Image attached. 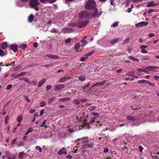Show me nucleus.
Returning a JSON list of instances; mask_svg holds the SVG:
<instances>
[{"label": "nucleus", "instance_id": "38", "mask_svg": "<svg viewBox=\"0 0 159 159\" xmlns=\"http://www.w3.org/2000/svg\"><path fill=\"white\" fill-rule=\"evenodd\" d=\"M40 104V107H41L44 106L46 104V102L44 101L41 102Z\"/></svg>", "mask_w": 159, "mask_h": 159}, {"label": "nucleus", "instance_id": "8", "mask_svg": "<svg viewBox=\"0 0 159 159\" xmlns=\"http://www.w3.org/2000/svg\"><path fill=\"white\" fill-rule=\"evenodd\" d=\"M148 24L147 22L142 21L135 25V26L136 27H141L143 26H146Z\"/></svg>", "mask_w": 159, "mask_h": 159}, {"label": "nucleus", "instance_id": "57", "mask_svg": "<svg viewBox=\"0 0 159 159\" xmlns=\"http://www.w3.org/2000/svg\"><path fill=\"white\" fill-rule=\"evenodd\" d=\"M129 40H130V39L129 38H127L125 40L124 43H127L129 42Z\"/></svg>", "mask_w": 159, "mask_h": 159}, {"label": "nucleus", "instance_id": "27", "mask_svg": "<svg viewBox=\"0 0 159 159\" xmlns=\"http://www.w3.org/2000/svg\"><path fill=\"white\" fill-rule=\"evenodd\" d=\"M26 47V45L25 44H22L19 46V48L21 49H24Z\"/></svg>", "mask_w": 159, "mask_h": 159}, {"label": "nucleus", "instance_id": "26", "mask_svg": "<svg viewBox=\"0 0 159 159\" xmlns=\"http://www.w3.org/2000/svg\"><path fill=\"white\" fill-rule=\"evenodd\" d=\"M153 6H154L153 1L148 2L147 3V4L146 5V7H150Z\"/></svg>", "mask_w": 159, "mask_h": 159}, {"label": "nucleus", "instance_id": "49", "mask_svg": "<svg viewBox=\"0 0 159 159\" xmlns=\"http://www.w3.org/2000/svg\"><path fill=\"white\" fill-rule=\"evenodd\" d=\"M88 58V57L85 56V57H82L80 59V61H84L86 59Z\"/></svg>", "mask_w": 159, "mask_h": 159}, {"label": "nucleus", "instance_id": "6", "mask_svg": "<svg viewBox=\"0 0 159 159\" xmlns=\"http://www.w3.org/2000/svg\"><path fill=\"white\" fill-rule=\"evenodd\" d=\"M39 3L38 0H31L30 2V5L32 8L37 7Z\"/></svg>", "mask_w": 159, "mask_h": 159}, {"label": "nucleus", "instance_id": "63", "mask_svg": "<svg viewBox=\"0 0 159 159\" xmlns=\"http://www.w3.org/2000/svg\"><path fill=\"white\" fill-rule=\"evenodd\" d=\"M155 36V35L153 33H150L148 34V36L150 37H152Z\"/></svg>", "mask_w": 159, "mask_h": 159}, {"label": "nucleus", "instance_id": "9", "mask_svg": "<svg viewBox=\"0 0 159 159\" xmlns=\"http://www.w3.org/2000/svg\"><path fill=\"white\" fill-rule=\"evenodd\" d=\"M18 45L16 44H13L10 46V48L14 52H16L18 50Z\"/></svg>", "mask_w": 159, "mask_h": 159}, {"label": "nucleus", "instance_id": "23", "mask_svg": "<svg viewBox=\"0 0 159 159\" xmlns=\"http://www.w3.org/2000/svg\"><path fill=\"white\" fill-rule=\"evenodd\" d=\"M23 119V116L21 115H19L17 117V121L18 123L21 122Z\"/></svg>", "mask_w": 159, "mask_h": 159}, {"label": "nucleus", "instance_id": "55", "mask_svg": "<svg viewBox=\"0 0 159 159\" xmlns=\"http://www.w3.org/2000/svg\"><path fill=\"white\" fill-rule=\"evenodd\" d=\"M51 87L52 86L51 85L47 86L46 87V91H48L51 88Z\"/></svg>", "mask_w": 159, "mask_h": 159}, {"label": "nucleus", "instance_id": "13", "mask_svg": "<svg viewBox=\"0 0 159 159\" xmlns=\"http://www.w3.org/2000/svg\"><path fill=\"white\" fill-rule=\"evenodd\" d=\"M157 67L155 66H149L145 68L146 69L151 70L152 71H155V70H153V69H157Z\"/></svg>", "mask_w": 159, "mask_h": 159}, {"label": "nucleus", "instance_id": "58", "mask_svg": "<svg viewBox=\"0 0 159 159\" xmlns=\"http://www.w3.org/2000/svg\"><path fill=\"white\" fill-rule=\"evenodd\" d=\"M35 111V109H32L30 110L29 111V112L30 113H32L34 112Z\"/></svg>", "mask_w": 159, "mask_h": 159}, {"label": "nucleus", "instance_id": "40", "mask_svg": "<svg viewBox=\"0 0 159 159\" xmlns=\"http://www.w3.org/2000/svg\"><path fill=\"white\" fill-rule=\"evenodd\" d=\"M119 39H113L112 40H111V44H113L114 43H115L116 42H117V41Z\"/></svg>", "mask_w": 159, "mask_h": 159}, {"label": "nucleus", "instance_id": "28", "mask_svg": "<svg viewBox=\"0 0 159 159\" xmlns=\"http://www.w3.org/2000/svg\"><path fill=\"white\" fill-rule=\"evenodd\" d=\"M79 79L80 81H83L85 80V78L84 76L82 75L79 77Z\"/></svg>", "mask_w": 159, "mask_h": 159}, {"label": "nucleus", "instance_id": "47", "mask_svg": "<svg viewBox=\"0 0 159 159\" xmlns=\"http://www.w3.org/2000/svg\"><path fill=\"white\" fill-rule=\"evenodd\" d=\"M145 80H139L138 81V83L139 84L145 83Z\"/></svg>", "mask_w": 159, "mask_h": 159}, {"label": "nucleus", "instance_id": "46", "mask_svg": "<svg viewBox=\"0 0 159 159\" xmlns=\"http://www.w3.org/2000/svg\"><path fill=\"white\" fill-rule=\"evenodd\" d=\"M47 121L46 120H44L43 122V123L41 125L39 126L40 127H42L44 126L45 124H46Z\"/></svg>", "mask_w": 159, "mask_h": 159}, {"label": "nucleus", "instance_id": "62", "mask_svg": "<svg viewBox=\"0 0 159 159\" xmlns=\"http://www.w3.org/2000/svg\"><path fill=\"white\" fill-rule=\"evenodd\" d=\"M141 52H142V53H148V51L144 49H142L141 50Z\"/></svg>", "mask_w": 159, "mask_h": 159}, {"label": "nucleus", "instance_id": "59", "mask_svg": "<svg viewBox=\"0 0 159 159\" xmlns=\"http://www.w3.org/2000/svg\"><path fill=\"white\" fill-rule=\"evenodd\" d=\"M71 41V39L70 38H68L65 40V42L66 43H69Z\"/></svg>", "mask_w": 159, "mask_h": 159}, {"label": "nucleus", "instance_id": "25", "mask_svg": "<svg viewBox=\"0 0 159 159\" xmlns=\"http://www.w3.org/2000/svg\"><path fill=\"white\" fill-rule=\"evenodd\" d=\"M81 140L83 143H88L89 142V139L88 137L83 138L81 139Z\"/></svg>", "mask_w": 159, "mask_h": 159}, {"label": "nucleus", "instance_id": "32", "mask_svg": "<svg viewBox=\"0 0 159 159\" xmlns=\"http://www.w3.org/2000/svg\"><path fill=\"white\" fill-rule=\"evenodd\" d=\"M11 76L12 77H14L15 79H16L20 77L19 74L17 75H15L14 74H12L11 75Z\"/></svg>", "mask_w": 159, "mask_h": 159}, {"label": "nucleus", "instance_id": "56", "mask_svg": "<svg viewBox=\"0 0 159 159\" xmlns=\"http://www.w3.org/2000/svg\"><path fill=\"white\" fill-rule=\"evenodd\" d=\"M93 52H90L87 54H86L85 55V56L88 57V56H91L93 53Z\"/></svg>", "mask_w": 159, "mask_h": 159}, {"label": "nucleus", "instance_id": "1", "mask_svg": "<svg viewBox=\"0 0 159 159\" xmlns=\"http://www.w3.org/2000/svg\"><path fill=\"white\" fill-rule=\"evenodd\" d=\"M85 8L87 9L91 10L95 8V1L93 0L88 1L85 4Z\"/></svg>", "mask_w": 159, "mask_h": 159}, {"label": "nucleus", "instance_id": "18", "mask_svg": "<svg viewBox=\"0 0 159 159\" xmlns=\"http://www.w3.org/2000/svg\"><path fill=\"white\" fill-rule=\"evenodd\" d=\"M80 44L79 43H76L75 46V49L76 51L78 52L80 48Z\"/></svg>", "mask_w": 159, "mask_h": 159}, {"label": "nucleus", "instance_id": "50", "mask_svg": "<svg viewBox=\"0 0 159 159\" xmlns=\"http://www.w3.org/2000/svg\"><path fill=\"white\" fill-rule=\"evenodd\" d=\"M92 114L93 116H95L96 117H98V116L99 115V114H98L97 113L95 112H92Z\"/></svg>", "mask_w": 159, "mask_h": 159}, {"label": "nucleus", "instance_id": "64", "mask_svg": "<svg viewBox=\"0 0 159 159\" xmlns=\"http://www.w3.org/2000/svg\"><path fill=\"white\" fill-rule=\"evenodd\" d=\"M154 10V9H149L148 11V12L149 14L151 13Z\"/></svg>", "mask_w": 159, "mask_h": 159}, {"label": "nucleus", "instance_id": "29", "mask_svg": "<svg viewBox=\"0 0 159 159\" xmlns=\"http://www.w3.org/2000/svg\"><path fill=\"white\" fill-rule=\"evenodd\" d=\"M65 150V148H62L61 149L59 150L58 152V154L59 155H61L63 153V150Z\"/></svg>", "mask_w": 159, "mask_h": 159}, {"label": "nucleus", "instance_id": "33", "mask_svg": "<svg viewBox=\"0 0 159 159\" xmlns=\"http://www.w3.org/2000/svg\"><path fill=\"white\" fill-rule=\"evenodd\" d=\"M35 148L36 150H38L40 152H41L42 151V149L40 146H36L35 147Z\"/></svg>", "mask_w": 159, "mask_h": 159}, {"label": "nucleus", "instance_id": "31", "mask_svg": "<svg viewBox=\"0 0 159 159\" xmlns=\"http://www.w3.org/2000/svg\"><path fill=\"white\" fill-rule=\"evenodd\" d=\"M137 70L139 72H143L147 73H148V71L141 68H138L137 69Z\"/></svg>", "mask_w": 159, "mask_h": 159}, {"label": "nucleus", "instance_id": "60", "mask_svg": "<svg viewBox=\"0 0 159 159\" xmlns=\"http://www.w3.org/2000/svg\"><path fill=\"white\" fill-rule=\"evenodd\" d=\"M5 153L7 157L10 154V152L9 151H6Z\"/></svg>", "mask_w": 159, "mask_h": 159}, {"label": "nucleus", "instance_id": "11", "mask_svg": "<svg viewBox=\"0 0 159 159\" xmlns=\"http://www.w3.org/2000/svg\"><path fill=\"white\" fill-rule=\"evenodd\" d=\"M46 56L52 59H59L60 58L57 55H54L51 54H46Z\"/></svg>", "mask_w": 159, "mask_h": 159}, {"label": "nucleus", "instance_id": "19", "mask_svg": "<svg viewBox=\"0 0 159 159\" xmlns=\"http://www.w3.org/2000/svg\"><path fill=\"white\" fill-rule=\"evenodd\" d=\"M107 80H105L101 82H97V84H98V85L99 86L103 85L104 84L107 82Z\"/></svg>", "mask_w": 159, "mask_h": 159}, {"label": "nucleus", "instance_id": "20", "mask_svg": "<svg viewBox=\"0 0 159 159\" xmlns=\"http://www.w3.org/2000/svg\"><path fill=\"white\" fill-rule=\"evenodd\" d=\"M56 98V97H52L51 98H50L49 99L48 101V104H51L52 102V101L54 100Z\"/></svg>", "mask_w": 159, "mask_h": 159}, {"label": "nucleus", "instance_id": "45", "mask_svg": "<svg viewBox=\"0 0 159 159\" xmlns=\"http://www.w3.org/2000/svg\"><path fill=\"white\" fill-rule=\"evenodd\" d=\"M23 97L24 98L26 101L28 102H30V100L28 98V97L25 96H23Z\"/></svg>", "mask_w": 159, "mask_h": 159}, {"label": "nucleus", "instance_id": "42", "mask_svg": "<svg viewBox=\"0 0 159 159\" xmlns=\"http://www.w3.org/2000/svg\"><path fill=\"white\" fill-rule=\"evenodd\" d=\"M24 81L29 84H31V81L28 78H25Z\"/></svg>", "mask_w": 159, "mask_h": 159}, {"label": "nucleus", "instance_id": "44", "mask_svg": "<svg viewBox=\"0 0 159 159\" xmlns=\"http://www.w3.org/2000/svg\"><path fill=\"white\" fill-rule=\"evenodd\" d=\"M8 119H9V116H6V118H5V121H4V122L6 124H7L8 123L7 121L8 120Z\"/></svg>", "mask_w": 159, "mask_h": 159}, {"label": "nucleus", "instance_id": "16", "mask_svg": "<svg viewBox=\"0 0 159 159\" xmlns=\"http://www.w3.org/2000/svg\"><path fill=\"white\" fill-rule=\"evenodd\" d=\"M70 100V98L69 97L61 98L59 99V102H66Z\"/></svg>", "mask_w": 159, "mask_h": 159}, {"label": "nucleus", "instance_id": "39", "mask_svg": "<svg viewBox=\"0 0 159 159\" xmlns=\"http://www.w3.org/2000/svg\"><path fill=\"white\" fill-rule=\"evenodd\" d=\"M22 67V66H19L15 67L14 69V71H16L17 70L20 69Z\"/></svg>", "mask_w": 159, "mask_h": 159}, {"label": "nucleus", "instance_id": "52", "mask_svg": "<svg viewBox=\"0 0 159 159\" xmlns=\"http://www.w3.org/2000/svg\"><path fill=\"white\" fill-rule=\"evenodd\" d=\"M12 87V85L11 84L8 85L7 87L6 90L10 89Z\"/></svg>", "mask_w": 159, "mask_h": 159}, {"label": "nucleus", "instance_id": "24", "mask_svg": "<svg viewBox=\"0 0 159 159\" xmlns=\"http://www.w3.org/2000/svg\"><path fill=\"white\" fill-rule=\"evenodd\" d=\"M67 79V78L66 77H61L59 81L60 82L64 83L66 81Z\"/></svg>", "mask_w": 159, "mask_h": 159}, {"label": "nucleus", "instance_id": "34", "mask_svg": "<svg viewBox=\"0 0 159 159\" xmlns=\"http://www.w3.org/2000/svg\"><path fill=\"white\" fill-rule=\"evenodd\" d=\"M59 30L58 29H56L55 28H53L52 29L51 31L53 33H58L59 32Z\"/></svg>", "mask_w": 159, "mask_h": 159}, {"label": "nucleus", "instance_id": "48", "mask_svg": "<svg viewBox=\"0 0 159 159\" xmlns=\"http://www.w3.org/2000/svg\"><path fill=\"white\" fill-rule=\"evenodd\" d=\"M74 102L76 105H78L80 104V102L77 99H75L74 100Z\"/></svg>", "mask_w": 159, "mask_h": 159}, {"label": "nucleus", "instance_id": "36", "mask_svg": "<svg viewBox=\"0 0 159 159\" xmlns=\"http://www.w3.org/2000/svg\"><path fill=\"white\" fill-rule=\"evenodd\" d=\"M33 129L32 127L30 128L25 133V135H28L30 133L33 131Z\"/></svg>", "mask_w": 159, "mask_h": 159}, {"label": "nucleus", "instance_id": "10", "mask_svg": "<svg viewBox=\"0 0 159 159\" xmlns=\"http://www.w3.org/2000/svg\"><path fill=\"white\" fill-rule=\"evenodd\" d=\"M9 45L7 42H2L1 43V47L3 49L7 48Z\"/></svg>", "mask_w": 159, "mask_h": 159}, {"label": "nucleus", "instance_id": "5", "mask_svg": "<svg viewBox=\"0 0 159 159\" xmlns=\"http://www.w3.org/2000/svg\"><path fill=\"white\" fill-rule=\"evenodd\" d=\"M94 121H95V118L93 117H92L91 118V120H90V122L88 123H87L86 122V120H85L84 121L83 123V125L82 126L83 127L86 126H88V128L89 129L90 128V127H89L90 125L93 123V122H94Z\"/></svg>", "mask_w": 159, "mask_h": 159}, {"label": "nucleus", "instance_id": "2", "mask_svg": "<svg viewBox=\"0 0 159 159\" xmlns=\"http://www.w3.org/2000/svg\"><path fill=\"white\" fill-rule=\"evenodd\" d=\"M102 12H103L102 11H100L98 13V9L95 8L91 10V14L92 17L93 18H98L102 15Z\"/></svg>", "mask_w": 159, "mask_h": 159}, {"label": "nucleus", "instance_id": "17", "mask_svg": "<svg viewBox=\"0 0 159 159\" xmlns=\"http://www.w3.org/2000/svg\"><path fill=\"white\" fill-rule=\"evenodd\" d=\"M34 17V16L32 14L30 15L28 18V21L30 22L31 23L32 22L33 19Z\"/></svg>", "mask_w": 159, "mask_h": 159}, {"label": "nucleus", "instance_id": "30", "mask_svg": "<svg viewBox=\"0 0 159 159\" xmlns=\"http://www.w3.org/2000/svg\"><path fill=\"white\" fill-rule=\"evenodd\" d=\"M65 32H66L67 33H71L73 31V30L70 28H65Z\"/></svg>", "mask_w": 159, "mask_h": 159}, {"label": "nucleus", "instance_id": "41", "mask_svg": "<svg viewBox=\"0 0 159 159\" xmlns=\"http://www.w3.org/2000/svg\"><path fill=\"white\" fill-rule=\"evenodd\" d=\"M24 152H20L19 154V158L20 159H22L23 157Z\"/></svg>", "mask_w": 159, "mask_h": 159}, {"label": "nucleus", "instance_id": "7", "mask_svg": "<svg viewBox=\"0 0 159 159\" xmlns=\"http://www.w3.org/2000/svg\"><path fill=\"white\" fill-rule=\"evenodd\" d=\"M126 117L128 120L131 121L132 122H134L137 120V117L130 115L126 116Z\"/></svg>", "mask_w": 159, "mask_h": 159}, {"label": "nucleus", "instance_id": "15", "mask_svg": "<svg viewBox=\"0 0 159 159\" xmlns=\"http://www.w3.org/2000/svg\"><path fill=\"white\" fill-rule=\"evenodd\" d=\"M46 79H43L42 80L39 81L38 85V87H41L46 82Z\"/></svg>", "mask_w": 159, "mask_h": 159}, {"label": "nucleus", "instance_id": "35", "mask_svg": "<svg viewBox=\"0 0 159 159\" xmlns=\"http://www.w3.org/2000/svg\"><path fill=\"white\" fill-rule=\"evenodd\" d=\"M119 25V23L117 22H115L112 25H111V27H117Z\"/></svg>", "mask_w": 159, "mask_h": 159}, {"label": "nucleus", "instance_id": "3", "mask_svg": "<svg viewBox=\"0 0 159 159\" xmlns=\"http://www.w3.org/2000/svg\"><path fill=\"white\" fill-rule=\"evenodd\" d=\"M89 13L85 11H82L79 14V18L81 20H88L89 18Z\"/></svg>", "mask_w": 159, "mask_h": 159}, {"label": "nucleus", "instance_id": "51", "mask_svg": "<svg viewBox=\"0 0 159 159\" xmlns=\"http://www.w3.org/2000/svg\"><path fill=\"white\" fill-rule=\"evenodd\" d=\"M26 73V72H21L19 73V75H20V76H23L24 75H25Z\"/></svg>", "mask_w": 159, "mask_h": 159}, {"label": "nucleus", "instance_id": "22", "mask_svg": "<svg viewBox=\"0 0 159 159\" xmlns=\"http://www.w3.org/2000/svg\"><path fill=\"white\" fill-rule=\"evenodd\" d=\"M93 145V143H91L87 144H85L84 145V146L85 147V148H92Z\"/></svg>", "mask_w": 159, "mask_h": 159}, {"label": "nucleus", "instance_id": "37", "mask_svg": "<svg viewBox=\"0 0 159 159\" xmlns=\"http://www.w3.org/2000/svg\"><path fill=\"white\" fill-rule=\"evenodd\" d=\"M5 55L4 52L0 48V56L3 57Z\"/></svg>", "mask_w": 159, "mask_h": 159}, {"label": "nucleus", "instance_id": "12", "mask_svg": "<svg viewBox=\"0 0 159 159\" xmlns=\"http://www.w3.org/2000/svg\"><path fill=\"white\" fill-rule=\"evenodd\" d=\"M65 87L64 85L63 84H61L60 85L56 86L55 88V90L56 91H57L61 90Z\"/></svg>", "mask_w": 159, "mask_h": 159}, {"label": "nucleus", "instance_id": "4", "mask_svg": "<svg viewBox=\"0 0 159 159\" xmlns=\"http://www.w3.org/2000/svg\"><path fill=\"white\" fill-rule=\"evenodd\" d=\"M89 21L87 20L82 21L81 20H79L76 23V25L79 27L81 28L86 26L88 23Z\"/></svg>", "mask_w": 159, "mask_h": 159}, {"label": "nucleus", "instance_id": "54", "mask_svg": "<svg viewBox=\"0 0 159 159\" xmlns=\"http://www.w3.org/2000/svg\"><path fill=\"white\" fill-rule=\"evenodd\" d=\"M139 151L142 152L143 149V148L141 145H139Z\"/></svg>", "mask_w": 159, "mask_h": 159}, {"label": "nucleus", "instance_id": "43", "mask_svg": "<svg viewBox=\"0 0 159 159\" xmlns=\"http://www.w3.org/2000/svg\"><path fill=\"white\" fill-rule=\"evenodd\" d=\"M86 41L84 39L82 40L81 41V43H83V44H82L81 45L83 46H85L86 44Z\"/></svg>", "mask_w": 159, "mask_h": 159}, {"label": "nucleus", "instance_id": "61", "mask_svg": "<svg viewBox=\"0 0 159 159\" xmlns=\"http://www.w3.org/2000/svg\"><path fill=\"white\" fill-rule=\"evenodd\" d=\"M23 143L22 142H20L17 146L18 147H20L23 146Z\"/></svg>", "mask_w": 159, "mask_h": 159}, {"label": "nucleus", "instance_id": "53", "mask_svg": "<svg viewBox=\"0 0 159 159\" xmlns=\"http://www.w3.org/2000/svg\"><path fill=\"white\" fill-rule=\"evenodd\" d=\"M147 47V46H145L144 45H142L140 46V49H143L146 48Z\"/></svg>", "mask_w": 159, "mask_h": 159}, {"label": "nucleus", "instance_id": "14", "mask_svg": "<svg viewBox=\"0 0 159 159\" xmlns=\"http://www.w3.org/2000/svg\"><path fill=\"white\" fill-rule=\"evenodd\" d=\"M42 3H45L47 2L50 3H52L56 2L57 0H39Z\"/></svg>", "mask_w": 159, "mask_h": 159}, {"label": "nucleus", "instance_id": "21", "mask_svg": "<svg viewBox=\"0 0 159 159\" xmlns=\"http://www.w3.org/2000/svg\"><path fill=\"white\" fill-rule=\"evenodd\" d=\"M129 58L130 60L135 62H138L139 60V59L135 58L134 57L132 56L129 57Z\"/></svg>", "mask_w": 159, "mask_h": 159}]
</instances>
